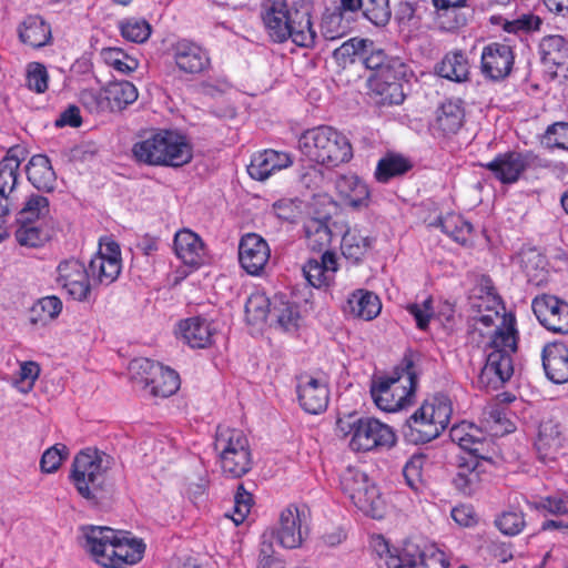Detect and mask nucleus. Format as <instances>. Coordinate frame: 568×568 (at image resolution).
Here are the masks:
<instances>
[{
	"label": "nucleus",
	"instance_id": "nucleus-31",
	"mask_svg": "<svg viewBox=\"0 0 568 568\" xmlns=\"http://www.w3.org/2000/svg\"><path fill=\"white\" fill-rule=\"evenodd\" d=\"M546 376L555 384L568 382V347L564 343H550L542 351Z\"/></svg>",
	"mask_w": 568,
	"mask_h": 568
},
{
	"label": "nucleus",
	"instance_id": "nucleus-2",
	"mask_svg": "<svg viewBox=\"0 0 568 568\" xmlns=\"http://www.w3.org/2000/svg\"><path fill=\"white\" fill-rule=\"evenodd\" d=\"M264 29L274 43L291 41L313 49L318 40L314 6L311 0H265L261 8Z\"/></svg>",
	"mask_w": 568,
	"mask_h": 568
},
{
	"label": "nucleus",
	"instance_id": "nucleus-56",
	"mask_svg": "<svg viewBox=\"0 0 568 568\" xmlns=\"http://www.w3.org/2000/svg\"><path fill=\"white\" fill-rule=\"evenodd\" d=\"M39 375L40 366L36 362H21L13 385L20 393L27 394L32 390Z\"/></svg>",
	"mask_w": 568,
	"mask_h": 568
},
{
	"label": "nucleus",
	"instance_id": "nucleus-54",
	"mask_svg": "<svg viewBox=\"0 0 568 568\" xmlns=\"http://www.w3.org/2000/svg\"><path fill=\"white\" fill-rule=\"evenodd\" d=\"M17 242L20 245L37 247L44 243L47 234L43 226L30 224V223H17V230L14 232Z\"/></svg>",
	"mask_w": 568,
	"mask_h": 568
},
{
	"label": "nucleus",
	"instance_id": "nucleus-57",
	"mask_svg": "<svg viewBox=\"0 0 568 568\" xmlns=\"http://www.w3.org/2000/svg\"><path fill=\"white\" fill-rule=\"evenodd\" d=\"M406 311L414 318L417 328L425 331L434 316L433 298L429 296L422 302L409 303Z\"/></svg>",
	"mask_w": 568,
	"mask_h": 568
},
{
	"label": "nucleus",
	"instance_id": "nucleus-37",
	"mask_svg": "<svg viewBox=\"0 0 568 568\" xmlns=\"http://www.w3.org/2000/svg\"><path fill=\"white\" fill-rule=\"evenodd\" d=\"M541 61L547 67L568 70V39L560 34L544 37L539 43Z\"/></svg>",
	"mask_w": 568,
	"mask_h": 568
},
{
	"label": "nucleus",
	"instance_id": "nucleus-49",
	"mask_svg": "<svg viewBox=\"0 0 568 568\" xmlns=\"http://www.w3.org/2000/svg\"><path fill=\"white\" fill-rule=\"evenodd\" d=\"M273 301L261 292L252 293L245 304L246 318L252 324L264 323L272 313Z\"/></svg>",
	"mask_w": 568,
	"mask_h": 568
},
{
	"label": "nucleus",
	"instance_id": "nucleus-27",
	"mask_svg": "<svg viewBox=\"0 0 568 568\" xmlns=\"http://www.w3.org/2000/svg\"><path fill=\"white\" fill-rule=\"evenodd\" d=\"M293 164V158L288 152L272 149L255 153L247 166L250 176L257 181H264L272 174L287 169Z\"/></svg>",
	"mask_w": 568,
	"mask_h": 568
},
{
	"label": "nucleus",
	"instance_id": "nucleus-42",
	"mask_svg": "<svg viewBox=\"0 0 568 568\" xmlns=\"http://www.w3.org/2000/svg\"><path fill=\"white\" fill-rule=\"evenodd\" d=\"M138 89L129 81H114L105 88V100L110 111L122 110L138 99Z\"/></svg>",
	"mask_w": 568,
	"mask_h": 568
},
{
	"label": "nucleus",
	"instance_id": "nucleus-19",
	"mask_svg": "<svg viewBox=\"0 0 568 568\" xmlns=\"http://www.w3.org/2000/svg\"><path fill=\"white\" fill-rule=\"evenodd\" d=\"M57 284L74 301L89 300L92 282L85 265L75 258L62 261L57 267Z\"/></svg>",
	"mask_w": 568,
	"mask_h": 568
},
{
	"label": "nucleus",
	"instance_id": "nucleus-23",
	"mask_svg": "<svg viewBox=\"0 0 568 568\" xmlns=\"http://www.w3.org/2000/svg\"><path fill=\"white\" fill-rule=\"evenodd\" d=\"M514 62L515 54L509 44L489 43L481 52V73L494 81L503 80L511 72Z\"/></svg>",
	"mask_w": 568,
	"mask_h": 568
},
{
	"label": "nucleus",
	"instance_id": "nucleus-58",
	"mask_svg": "<svg viewBox=\"0 0 568 568\" xmlns=\"http://www.w3.org/2000/svg\"><path fill=\"white\" fill-rule=\"evenodd\" d=\"M369 547L372 548L373 552L376 554L378 557L379 568L390 567V558L402 556V548L392 549L388 541L382 535L372 536Z\"/></svg>",
	"mask_w": 568,
	"mask_h": 568
},
{
	"label": "nucleus",
	"instance_id": "nucleus-35",
	"mask_svg": "<svg viewBox=\"0 0 568 568\" xmlns=\"http://www.w3.org/2000/svg\"><path fill=\"white\" fill-rule=\"evenodd\" d=\"M449 436L453 443L474 456H480L485 442V432L478 426L462 422L450 428Z\"/></svg>",
	"mask_w": 568,
	"mask_h": 568
},
{
	"label": "nucleus",
	"instance_id": "nucleus-52",
	"mask_svg": "<svg viewBox=\"0 0 568 568\" xmlns=\"http://www.w3.org/2000/svg\"><path fill=\"white\" fill-rule=\"evenodd\" d=\"M442 231L458 243H466L473 231L471 224L458 214H447L439 220Z\"/></svg>",
	"mask_w": 568,
	"mask_h": 568
},
{
	"label": "nucleus",
	"instance_id": "nucleus-50",
	"mask_svg": "<svg viewBox=\"0 0 568 568\" xmlns=\"http://www.w3.org/2000/svg\"><path fill=\"white\" fill-rule=\"evenodd\" d=\"M119 29L121 36L126 41L134 43L145 42L152 33L150 23L145 19L138 17H131L121 20L119 23Z\"/></svg>",
	"mask_w": 568,
	"mask_h": 568
},
{
	"label": "nucleus",
	"instance_id": "nucleus-28",
	"mask_svg": "<svg viewBox=\"0 0 568 568\" xmlns=\"http://www.w3.org/2000/svg\"><path fill=\"white\" fill-rule=\"evenodd\" d=\"M465 111L459 100H447L436 110L430 124L434 136L448 138L456 134L464 123Z\"/></svg>",
	"mask_w": 568,
	"mask_h": 568
},
{
	"label": "nucleus",
	"instance_id": "nucleus-44",
	"mask_svg": "<svg viewBox=\"0 0 568 568\" xmlns=\"http://www.w3.org/2000/svg\"><path fill=\"white\" fill-rule=\"evenodd\" d=\"M490 22L500 26L503 30L508 33L518 36L538 31L542 24L540 17L532 13L521 14L513 20H508L501 16H491Z\"/></svg>",
	"mask_w": 568,
	"mask_h": 568
},
{
	"label": "nucleus",
	"instance_id": "nucleus-20",
	"mask_svg": "<svg viewBox=\"0 0 568 568\" xmlns=\"http://www.w3.org/2000/svg\"><path fill=\"white\" fill-rule=\"evenodd\" d=\"M120 246L109 239L101 241L98 253L91 258L88 272L92 282L102 285L113 283L121 272Z\"/></svg>",
	"mask_w": 568,
	"mask_h": 568
},
{
	"label": "nucleus",
	"instance_id": "nucleus-61",
	"mask_svg": "<svg viewBox=\"0 0 568 568\" xmlns=\"http://www.w3.org/2000/svg\"><path fill=\"white\" fill-rule=\"evenodd\" d=\"M363 63L367 69L375 70V73L382 72L383 69H386L394 60H399L398 58H387L385 52L376 48L375 43L371 40L369 48H366L365 53H363L362 59Z\"/></svg>",
	"mask_w": 568,
	"mask_h": 568
},
{
	"label": "nucleus",
	"instance_id": "nucleus-53",
	"mask_svg": "<svg viewBox=\"0 0 568 568\" xmlns=\"http://www.w3.org/2000/svg\"><path fill=\"white\" fill-rule=\"evenodd\" d=\"M369 45L368 39L352 38L334 50V58L342 63L353 62L356 58L361 60Z\"/></svg>",
	"mask_w": 568,
	"mask_h": 568
},
{
	"label": "nucleus",
	"instance_id": "nucleus-4",
	"mask_svg": "<svg viewBox=\"0 0 568 568\" xmlns=\"http://www.w3.org/2000/svg\"><path fill=\"white\" fill-rule=\"evenodd\" d=\"M336 432L347 440L348 448L354 453L388 450L397 440L394 429L374 417H338Z\"/></svg>",
	"mask_w": 568,
	"mask_h": 568
},
{
	"label": "nucleus",
	"instance_id": "nucleus-43",
	"mask_svg": "<svg viewBox=\"0 0 568 568\" xmlns=\"http://www.w3.org/2000/svg\"><path fill=\"white\" fill-rule=\"evenodd\" d=\"M62 301L54 295L39 298L30 308V322L44 326L55 320L62 312Z\"/></svg>",
	"mask_w": 568,
	"mask_h": 568
},
{
	"label": "nucleus",
	"instance_id": "nucleus-64",
	"mask_svg": "<svg viewBox=\"0 0 568 568\" xmlns=\"http://www.w3.org/2000/svg\"><path fill=\"white\" fill-rule=\"evenodd\" d=\"M537 507L554 515H566L568 514V493L558 491L551 496L544 497L538 501Z\"/></svg>",
	"mask_w": 568,
	"mask_h": 568
},
{
	"label": "nucleus",
	"instance_id": "nucleus-12",
	"mask_svg": "<svg viewBox=\"0 0 568 568\" xmlns=\"http://www.w3.org/2000/svg\"><path fill=\"white\" fill-rule=\"evenodd\" d=\"M129 374L135 384L148 389L153 396L169 397L180 388V377L174 369L149 358L131 361Z\"/></svg>",
	"mask_w": 568,
	"mask_h": 568
},
{
	"label": "nucleus",
	"instance_id": "nucleus-62",
	"mask_svg": "<svg viewBox=\"0 0 568 568\" xmlns=\"http://www.w3.org/2000/svg\"><path fill=\"white\" fill-rule=\"evenodd\" d=\"M496 525L504 535H518L525 527L524 515L516 510L505 511L497 518Z\"/></svg>",
	"mask_w": 568,
	"mask_h": 568
},
{
	"label": "nucleus",
	"instance_id": "nucleus-41",
	"mask_svg": "<svg viewBox=\"0 0 568 568\" xmlns=\"http://www.w3.org/2000/svg\"><path fill=\"white\" fill-rule=\"evenodd\" d=\"M485 435L504 436L515 430V424L509 417V410L499 404L489 406L484 412Z\"/></svg>",
	"mask_w": 568,
	"mask_h": 568
},
{
	"label": "nucleus",
	"instance_id": "nucleus-29",
	"mask_svg": "<svg viewBox=\"0 0 568 568\" xmlns=\"http://www.w3.org/2000/svg\"><path fill=\"white\" fill-rule=\"evenodd\" d=\"M335 190L343 205L359 209L369 203L368 185L356 174H341L335 180Z\"/></svg>",
	"mask_w": 568,
	"mask_h": 568
},
{
	"label": "nucleus",
	"instance_id": "nucleus-1",
	"mask_svg": "<svg viewBox=\"0 0 568 568\" xmlns=\"http://www.w3.org/2000/svg\"><path fill=\"white\" fill-rule=\"evenodd\" d=\"M475 328L487 339L486 362L478 375L483 388L497 389L510 379L514 373L513 354L517 349L518 331L516 317L505 312L493 281L486 275L478 277L469 296Z\"/></svg>",
	"mask_w": 568,
	"mask_h": 568
},
{
	"label": "nucleus",
	"instance_id": "nucleus-39",
	"mask_svg": "<svg viewBox=\"0 0 568 568\" xmlns=\"http://www.w3.org/2000/svg\"><path fill=\"white\" fill-rule=\"evenodd\" d=\"M27 176L30 183L42 191H52L55 184V173L47 155H33L27 165Z\"/></svg>",
	"mask_w": 568,
	"mask_h": 568
},
{
	"label": "nucleus",
	"instance_id": "nucleus-48",
	"mask_svg": "<svg viewBox=\"0 0 568 568\" xmlns=\"http://www.w3.org/2000/svg\"><path fill=\"white\" fill-rule=\"evenodd\" d=\"M307 245L313 251H321L331 243L332 232L327 222L321 219H310L304 223Z\"/></svg>",
	"mask_w": 568,
	"mask_h": 568
},
{
	"label": "nucleus",
	"instance_id": "nucleus-16",
	"mask_svg": "<svg viewBox=\"0 0 568 568\" xmlns=\"http://www.w3.org/2000/svg\"><path fill=\"white\" fill-rule=\"evenodd\" d=\"M387 568H447L448 560L437 545L408 539L402 546V556L393 557Z\"/></svg>",
	"mask_w": 568,
	"mask_h": 568
},
{
	"label": "nucleus",
	"instance_id": "nucleus-46",
	"mask_svg": "<svg viewBox=\"0 0 568 568\" xmlns=\"http://www.w3.org/2000/svg\"><path fill=\"white\" fill-rule=\"evenodd\" d=\"M102 61L119 74H129L139 67V61L116 47L104 48L100 52Z\"/></svg>",
	"mask_w": 568,
	"mask_h": 568
},
{
	"label": "nucleus",
	"instance_id": "nucleus-55",
	"mask_svg": "<svg viewBox=\"0 0 568 568\" xmlns=\"http://www.w3.org/2000/svg\"><path fill=\"white\" fill-rule=\"evenodd\" d=\"M359 9L363 10L364 17L377 27L385 26L390 19L388 0H364Z\"/></svg>",
	"mask_w": 568,
	"mask_h": 568
},
{
	"label": "nucleus",
	"instance_id": "nucleus-18",
	"mask_svg": "<svg viewBox=\"0 0 568 568\" xmlns=\"http://www.w3.org/2000/svg\"><path fill=\"white\" fill-rule=\"evenodd\" d=\"M297 399L308 414L323 413L329 402V378L326 374H303L297 378Z\"/></svg>",
	"mask_w": 568,
	"mask_h": 568
},
{
	"label": "nucleus",
	"instance_id": "nucleus-26",
	"mask_svg": "<svg viewBox=\"0 0 568 568\" xmlns=\"http://www.w3.org/2000/svg\"><path fill=\"white\" fill-rule=\"evenodd\" d=\"M529 165V155L521 152L498 154L493 161L483 166L490 171L503 184L516 183Z\"/></svg>",
	"mask_w": 568,
	"mask_h": 568
},
{
	"label": "nucleus",
	"instance_id": "nucleus-24",
	"mask_svg": "<svg viewBox=\"0 0 568 568\" xmlns=\"http://www.w3.org/2000/svg\"><path fill=\"white\" fill-rule=\"evenodd\" d=\"M271 256L267 242L255 233L242 236L239 245V261L243 270L250 275H260Z\"/></svg>",
	"mask_w": 568,
	"mask_h": 568
},
{
	"label": "nucleus",
	"instance_id": "nucleus-38",
	"mask_svg": "<svg viewBox=\"0 0 568 568\" xmlns=\"http://www.w3.org/2000/svg\"><path fill=\"white\" fill-rule=\"evenodd\" d=\"M271 317L285 332H296L302 324V315L296 303L284 296H275L272 304Z\"/></svg>",
	"mask_w": 568,
	"mask_h": 568
},
{
	"label": "nucleus",
	"instance_id": "nucleus-34",
	"mask_svg": "<svg viewBox=\"0 0 568 568\" xmlns=\"http://www.w3.org/2000/svg\"><path fill=\"white\" fill-rule=\"evenodd\" d=\"M374 237L366 229L357 226L348 229L342 239V253L345 258L358 262L361 261L373 247Z\"/></svg>",
	"mask_w": 568,
	"mask_h": 568
},
{
	"label": "nucleus",
	"instance_id": "nucleus-17",
	"mask_svg": "<svg viewBox=\"0 0 568 568\" xmlns=\"http://www.w3.org/2000/svg\"><path fill=\"white\" fill-rule=\"evenodd\" d=\"M217 324L207 315H195L180 320L175 325V337L193 349L211 347L217 335Z\"/></svg>",
	"mask_w": 568,
	"mask_h": 568
},
{
	"label": "nucleus",
	"instance_id": "nucleus-51",
	"mask_svg": "<svg viewBox=\"0 0 568 568\" xmlns=\"http://www.w3.org/2000/svg\"><path fill=\"white\" fill-rule=\"evenodd\" d=\"M49 81V72L43 63L32 61L26 64L24 85L29 91L42 94L48 90Z\"/></svg>",
	"mask_w": 568,
	"mask_h": 568
},
{
	"label": "nucleus",
	"instance_id": "nucleus-21",
	"mask_svg": "<svg viewBox=\"0 0 568 568\" xmlns=\"http://www.w3.org/2000/svg\"><path fill=\"white\" fill-rule=\"evenodd\" d=\"M532 312L546 329L568 334V303L555 295L541 294L531 302Z\"/></svg>",
	"mask_w": 568,
	"mask_h": 568
},
{
	"label": "nucleus",
	"instance_id": "nucleus-45",
	"mask_svg": "<svg viewBox=\"0 0 568 568\" xmlns=\"http://www.w3.org/2000/svg\"><path fill=\"white\" fill-rule=\"evenodd\" d=\"M49 214V201L42 195H31L17 215V223H30L43 226Z\"/></svg>",
	"mask_w": 568,
	"mask_h": 568
},
{
	"label": "nucleus",
	"instance_id": "nucleus-59",
	"mask_svg": "<svg viewBox=\"0 0 568 568\" xmlns=\"http://www.w3.org/2000/svg\"><path fill=\"white\" fill-rule=\"evenodd\" d=\"M542 142L548 148L568 151V122H556L549 125L545 132Z\"/></svg>",
	"mask_w": 568,
	"mask_h": 568
},
{
	"label": "nucleus",
	"instance_id": "nucleus-22",
	"mask_svg": "<svg viewBox=\"0 0 568 568\" xmlns=\"http://www.w3.org/2000/svg\"><path fill=\"white\" fill-rule=\"evenodd\" d=\"M172 58L180 71L189 74L205 72L211 67V58L201 44L180 39L171 47Z\"/></svg>",
	"mask_w": 568,
	"mask_h": 568
},
{
	"label": "nucleus",
	"instance_id": "nucleus-11",
	"mask_svg": "<svg viewBox=\"0 0 568 568\" xmlns=\"http://www.w3.org/2000/svg\"><path fill=\"white\" fill-rule=\"evenodd\" d=\"M110 467V456L94 448H85L73 459L70 479L85 499L94 498Z\"/></svg>",
	"mask_w": 568,
	"mask_h": 568
},
{
	"label": "nucleus",
	"instance_id": "nucleus-6",
	"mask_svg": "<svg viewBox=\"0 0 568 568\" xmlns=\"http://www.w3.org/2000/svg\"><path fill=\"white\" fill-rule=\"evenodd\" d=\"M298 149L311 162L327 168L347 163L353 158V148L348 138L328 125L304 131L298 139Z\"/></svg>",
	"mask_w": 568,
	"mask_h": 568
},
{
	"label": "nucleus",
	"instance_id": "nucleus-40",
	"mask_svg": "<svg viewBox=\"0 0 568 568\" xmlns=\"http://www.w3.org/2000/svg\"><path fill=\"white\" fill-rule=\"evenodd\" d=\"M435 70L442 78L454 82H464L469 75V62L462 50H455L446 53Z\"/></svg>",
	"mask_w": 568,
	"mask_h": 568
},
{
	"label": "nucleus",
	"instance_id": "nucleus-13",
	"mask_svg": "<svg viewBox=\"0 0 568 568\" xmlns=\"http://www.w3.org/2000/svg\"><path fill=\"white\" fill-rule=\"evenodd\" d=\"M311 519L307 505L290 504L281 510L276 528L270 531L271 537H275L285 549H297L308 537Z\"/></svg>",
	"mask_w": 568,
	"mask_h": 568
},
{
	"label": "nucleus",
	"instance_id": "nucleus-32",
	"mask_svg": "<svg viewBox=\"0 0 568 568\" xmlns=\"http://www.w3.org/2000/svg\"><path fill=\"white\" fill-rule=\"evenodd\" d=\"M382 311L379 297L367 290L357 288L353 291L346 301L344 312L354 318L372 321L376 318Z\"/></svg>",
	"mask_w": 568,
	"mask_h": 568
},
{
	"label": "nucleus",
	"instance_id": "nucleus-10",
	"mask_svg": "<svg viewBox=\"0 0 568 568\" xmlns=\"http://www.w3.org/2000/svg\"><path fill=\"white\" fill-rule=\"evenodd\" d=\"M341 489L353 505L365 516L381 519L387 510L385 497L366 473L357 467H347L339 477Z\"/></svg>",
	"mask_w": 568,
	"mask_h": 568
},
{
	"label": "nucleus",
	"instance_id": "nucleus-15",
	"mask_svg": "<svg viewBox=\"0 0 568 568\" xmlns=\"http://www.w3.org/2000/svg\"><path fill=\"white\" fill-rule=\"evenodd\" d=\"M21 159L17 150H10L0 161V242L9 236L8 216L17 207V186Z\"/></svg>",
	"mask_w": 568,
	"mask_h": 568
},
{
	"label": "nucleus",
	"instance_id": "nucleus-60",
	"mask_svg": "<svg viewBox=\"0 0 568 568\" xmlns=\"http://www.w3.org/2000/svg\"><path fill=\"white\" fill-rule=\"evenodd\" d=\"M69 450L65 445L57 444L48 448L40 460L41 470L48 474L54 473L59 469L62 460L67 458Z\"/></svg>",
	"mask_w": 568,
	"mask_h": 568
},
{
	"label": "nucleus",
	"instance_id": "nucleus-8",
	"mask_svg": "<svg viewBox=\"0 0 568 568\" xmlns=\"http://www.w3.org/2000/svg\"><path fill=\"white\" fill-rule=\"evenodd\" d=\"M416 376L412 365L389 375L374 376L371 382V396L383 412L395 413L412 403L416 389Z\"/></svg>",
	"mask_w": 568,
	"mask_h": 568
},
{
	"label": "nucleus",
	"instance_id": "nucleus-36",
	"mask_svg": "<svg viewBox=\"0 0 568 568\" xmlns=\"http://www.w3.org/2000/svg\"><path fill=\"white\" fill-rule=\"evenodd\" d=\"M19 39L32 48H42L51 40V27L40 16H28L19 24Z\"/></svg>",
	"mask_w": 568,
	"mask_h": 568
},
{
	"label": "nucleus",
	"instance_id": "nucleus-25",
	"mask_svg": "<svg viewBox=\"0 0 568 568\" xmlns=\"http://www.w3.org/2000/svg\"><path fill=\"white\" fill-rule=\"evenodd\" d=\"M337 271L338 257L331 251H325L320 258H310L302 267L305 280L317 290L329 288Z\"/></svg>",
	"mask_w": 568,
	"mask_h": 568
},
{
	"label": "nucleus",
	"instance_id": "nucleus-3",
	"mask_svg": "<svg viewBox=\"0 0 568 568\" xmlns=\"http://www.w3.org/2000/svg\"><path fill=\"white\" fill-rule=\"evenodd\" d=\"M81 546L103 568H128L143 558L145 544L132 532L108 526L81 527Z\"/></svg>",
	"mask_w": 568,
	"mask_h": 568
},
{
	"label": "nucleus",
	"instance_id": "nucleus-63",
	"mask_svg": "<svg viewBox=\"0 0 568 568\" xmlns=\"http://www.w3.org/2000/svg\"><path fill=\"white\" fill-rule=\"evenodd\" d=\"M273 211L278 219L295 222L302 214V202L297 199H281L273 204Z\"/></svg>",
	"mask_w": 568,
	"mask_h": 568
},
{
	"label": "nucleus",
	"instance_id": "nucleus-5",
	"mask_svg": "<svg viewBox=\"0 0 568 568\" xmlns=\"http://www.w3.org/2000/svg\"><path fill=\"white\" fill-rule=\"evenodd\" d=\"M132 152L139 162L158 166H181L192 159L186 136L176 130H158L136 142Z\"/></svg>",
	"mask_w": 568,
	"mask_h": 568
},
{
	"label": "nucleus",
	"instance_id": "nucleus-9",
	"mask_svg": "<svg viewBox=\"0 0 568 568\" xmlns=\"http://www.w3.org/2000/svg\"><path fill=\"white\" fill-rule=\"evenodd\" d=\"M214 452L223 474L240 478L247 474L253 465L248 438L241 429L219 426L214 439Z\"/></svg>",
	"mask_w": 568,
	"mask_h": 568
},
{
	"label": "nucleus",
	"instance_id": "nucleus-7",
	"mask_svg": "<svg viewBox=\"0 0 568 568\" xmlns=\"http://www.w3.org/2000/svg\"><path fill=\"white\" fill-rule=\"evenodd\" d=\"M453 404L448 396L436 394L426 398L408 419L406 436L415 444L437 438L449 425Z\"/></svg>",
	"mask_w": 568,
	"mask_h": 568
},
{
	"label": "nucleus",
	"instance_id": "nucleus-30",
	"mask_svg": "<svg viewBox=\"0 0 568 568\" xmlns=\"http://www.w3.org/2000/svg\"><path fill=\"white\" fill-rule=\"evenodd\" d=\"M174 252L185 265L193 267L202 265L207 255L203 240L189 229L175 233Z\"/></svg>",
	"mask_w": 568,
	"mask_h": 568
},
{
	"label": "nucleus",
	"instance_id": "nucleus-47",
	"mask_svg": "<svg viewBox=\"0 0 568 568\" xmlns=\"http://www.w3.org/2000/svg\"><path fill=\"white\" fill-rule=\"evenodd\" d=\"M410 166L409 161L403 155L388 153L378 161L375 178L381 183H387L390 179L407 172Z\"/></svg>",
	"mask_w": 568,
	"mask_h": 568
},
{
	"label": "nucleus",
	"instance_id": "nucleus-14",
	"mask_svg": "<svg viewBox=\"0 0 568 568\" xmlns=\"http://www.w3.org/2000/svg\"><path fill=\"white\" fill-rule=\"evenodd\" d=\"M408 67L402 60H394L382 72L373 74L368 80L371 97L378 105H397L405 99L403 80Z\"/></svg>",
	"mask_w": 568,
	"mask_h": 568
},
{
	"label": "nucleus",
	"instance_id": "nucleus-33",
	"mask_svg": "<svg viewBox=\"0 0 568 568\" xmlns=\"http://www.w3.org/2000/svg\"><path fill=\"white\" fill-rule=\"evenodd\" d=\"M565 437L559 423L554 419H544L539 427L535 447L541 459H551L562 447Z\"/></svg>",
	"mask_w": 568,
	"mask_h": 568
}]
</instances>
